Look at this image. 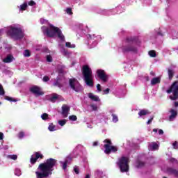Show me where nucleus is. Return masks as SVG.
I'll list each match as a JSON object with an SVG mask.
<instances>
[{
  "instance_id": "nucleus-5",
  "label": "nucleus",
  "mask_w": 178,
  "mask_h": 178,
  "mask_svg": "<svg viewBox=\"0 0 178 178\" xmlns=\"http://www.w3.org/2000/svg\"><path fill=\"white\" fill-rule=\"evenodd\" d=\"M8 33L10 35H11V37H13L15 40H22V38L24 37V33H23L22 29L20 28L12 26L8 31Z\"/></svg>"
},
{
  "instance_id": "nucleus-23",
  "label": "nucleus",
  "mask_w": 178,
  "mask_h": 178,
  "mask_svg": "<svg viewBox=\"0 0 178 178\" xmlns=\"http://www.w3.org/2000/svg\"><path fill=\"white\" fill-rule=\"evenodd\" d=\"M59 80H60V78L57 77L55 83H54V86L55 87H59V88H60V87H62V84H60V82H59Z\"/></svg>"
},
{
  "instance_id": "nucleus-49",
  "label": "nucleus",
  "mask_w": 178,
  "mask_h": 178,
  "mask_svg": "<svg viewBox=\"0 0 178 178\" xmlns=\"http://www.w3.org/2000/svg\"><path fill=\"white\" fill-rule=\"evenodd\" d=\"M74 171L75 172V173H76V175H79V173H80V171H79V168H77V167H75V168H74Z\"/></svg>"
},
{
  "instance_id": "nucleus-50",
  "label": "nucleus",
  "mask_w": 178,
  "mask_h": 178,
  "mask_svg": "<svg viewBox=\"0 0 178 178\" xmlns=\"http://www.w3.org/2000/svg\"><path fill=\"white\" fill-rule=\"evenodd\" d=\"M152 120H154V117H152L147 122V124H151L152 122Z\"/></svg>"
},
{
  "instance_id": "nucleus-1",
  "label": "nucleus",
  "mask_w": 178,
  "mask_h": 178,
  "mask_svg": "<svg viewBox=\"0 0 178 178\" xmlns=\"http://www.w3.org/2000/svg\"><path fill=\"white\" fill-rule=\"evenodd\" d=\"M58 161L55 159L50 158L46 160V162L41 163L38 167V170L35 171L37 178H47L52 175V172L55 170L54 168L56 166Z\"/></svg>"
},
{
  "instance_id": "nucleus-20",
  "label": "nucleus",
  "mask_w": 178,
  "mask_h": 178,
  "mask_svg": "<svg viewBox=\"0 0 178 178\" xmlns=\"http://www.w3.org/2000/svg\"><path fill=\"white\" fill-rule=\"evenodd\" d=\"M171 115L169 117L170 120H172V119H175L177 116V112L175 109L170 110Z\"/></svg>"
},
{
  "instance_id": "nucleus-41",
  "label": "nucleus",
  "mask_w": 178,
  "mask_h": 178,
  "mask_svg": "<svg viewBox=\"0 0 178 178\" xmlns=\"http://www.w3.org/2000/svg\"><path fill=\"white\" fill-rule=\"evenodd\" d=\"M28 5L29 6H34V5H36L35 1L31 0L29 3Z\"/></svg>"
},
{
  "instance_id": "nucleus-4",
  "label": "nucleus",
  "mask_w": 178,
  "mask_h": 178,
  "mask_svg": "<svg viewBox=\"0 0 178 178\" xmlns=\"http://www.w3.org/2000/svg\"><path fill=\"white\" fill-rule=\"evenodd\" d=\"M117 165L119 166L120 170L122 173L129 172V169L130 168L129 165V158L126 156L121 157L119 159Z\"/></svg>"
},
{
  "instance_id": "nucleus-58",
  "label": "nucleus",
  "mask_w": 178,
  "mask_h": 178,
  "mask_svg": "<svg viewBox=\"0 0 178 178\" xmlns=\"http://www.w3.org/2000/svg\"><path fill=\"white\" fill-rule=\"evenodd\" d=\"M150 74H151L152 76H155V73H154L153 72H150Z\"/></svg>"
},
{
  "instance_id": "nucleus-2",
  "label": "nucleus",
  "mask_w": 178,
  "mask_h": 178,
  "mask_svg": "<svg viewBox=\"0 0 178 178\" xmlns=\"http://www.w3.org/2000/svg\"><path fill=\"white\" fill-rule=\"evenodd\" d=\"M83 81L88 87H94V75H92V70L90 66L85 65L81 69Z\"/></svg>"
},
{
  "instance_id": "nucleus-15",
  "label": "nucleus",
  "mask_w": 178,
  "mask_h": 178,
  "mask_svg": "<svg viewBox=\"0 0 178 178\" xmlns=\"http://www.w3.org/2000/svg\"><path fill=\"white\" fill-rule=\"evenodd\" d=\"M149 113H151V112H149V110L142 109L138 112V115L141 118L142 116H147V115H149Z\"/></svg>"
},
{
  "instance_id": "nucleus-26",
  "label": "nucleus",
  "mask_w": 178,
  "mask_h": 178,
  "mask_svg": "<svg viewBox=\"0 0 178 178\" xmlns=\"http://www.w3.org/2000/svg\"><path fill=\"white\" fill-rule=\"evenodd\" d=\"M5 99H6V101H10V102H17V99H13V97L8 96H6Z\"/></svg>"
},
{
  "instance_id": "nucleus-17",
  "label": "nucleus",
  "mask_w": 178,
  "mask_h": 178,
  "mask_svg": "<svg viewBox=\"0 0 178 178\" xmlns=\"http://www.w3.org/2000/svg\"><path fill=\"white\" fill-rule=\"evenodd\" d=\"M56 34L58 35V37L60 40V41H65V35H63V33H62V31L60 30V29L58 28Z\"/></svg>"
},
{
  "instance_id": "nucleus-56",
  "label": "nucleus",
  "mask_w": 178,
  "mask_h": 178,
  "mask_svg": "<svg viewBox=\"0 0 178 178\" xmlns=\"http://www.w3.org/2000/svg\"><path fill=\"white\" fill-rule=\"evenodd\" d=\"M175 106L177 108L178 106V102H175Z\"/></svg>"
},
{
  "instance_id": "nucleus-61",
  "label": "nucleus",
  "mask_w": 178,
  "mask_h": 178,
  "mask_svg": "<svg viewBox=\"0 0 178 178\" xmlns=\"http://www.w3.org/2000/svg\"><path fill=\"white\" fill-rule=\"evenodd\" d=\"M163 178H168V177H163Z\"/></svg>"
},
{
  "instance_id": "nucleus-36",
  "label": "nucleus",
  "mask_w": 178,
  "mask_h": 178,
  "mask_svg": "<svg viewBox=\"0 0 178 178\" xmlns=\"http://www.w3.org/2000/svg\"><path fill=\"white\" fill-rule=\"evenodd\" d=\"M112 117H113V122H115V123L119 121V118H118V115H116L115 114H112Z\"/></svg>"
},
{
  "instance_id": "nucleus-45",
  "label": "nucleus",
  "mask_w": 178,
  "mask_h": 178,
  "mask_svg": "<svg viewBox=\"0 0 178 178\" xmlns=\"http://www.w3.org/2000/svg\"><path fill=\"white\" fill-rule=\"evenodd\" d=\"M172 147L175 149H178L177 141H175L172 143Z\"/></svg>"
},
{
  "instance_id": "nucleus-46",
  "label": "nucleus",
  "mask_w": 178,
  "mask_h": 178,
  "mask_svg": "<svg viewBox=\"0 0 178 178\" xmlns=\"http://www.w3.org/2000/svg\"><path fill=\"white\" fill-rule=\"evenodd\" d=\"M18 137L19 138H23V137H24V132L21 131L18 134Z\"/></svg>"
},
{
  "instance_id": "nucleus-22",
  "label": "nucleus",
  "mask_w": 178,
  "mask_h": 178,
  "mask_svg": "<svg viewBox=\"0 0 178 178\" xmlns=\"http://www.w3.org/2000/svg\"><path fill=\"white\" fill-rule=\"evenodd\" d=\"M168 172L172 175H175V176H178V171L176 169L168 168Z\"/></svg>"
},
{
  "instance_id": "nucleus-52",
  "label": "nucleus",
  "mask_w": 178,
  "mask_h": 178,
  "mask_svg": "<svg viewBox=\"0 0 178 178\" xmlns=\"http://www.w3.org/2000/svg\"><path fill=\"white\" fill-rule=\"evenodd\" d=\"M157 34H158V35H161V37H163V35H165V34L162 33V32H161V31H159L157 33Z\"/></svg>"
},
{
  "instance_id": "nucleus-44",
  "label": "nucleus",
  "mask_w": 178,
  "mask_h": 178,
  "mask_svg": "<svg viewBox=\"0 0 178 178\" xmlns=\"http://www.w3.org/2000/svg\"><path fill=\"white\" fill-rule=\"evenodd\" d=\"M46 58L47 62H52V56L51 55H47Z\"/></svg>"
},
{
  "instance_id": "nucleus-32",
  "label": "nucleus",
  "mask_w": 178,
  "mask_h": 178,
  "mask_svg": "<svg viewBox=\"0 0 178 178\" xmlns=\"http://www.w3.org/2000/svg\"><path fill=\"white\" fill-rule=\"evenodd\" d=\"M27 3L25 2L20 6V10H26L27 9Z\"/></svg>"
},
{
  "instance_id": "nucleus-16",
  "label": "nucleus",
  "mask_w": 178,
  "mask_h": 178,
  "mask_svg": "<svg viewBox=\"0 0 178 178\" xmlns=\"http://www.w3.org/2000/svg\"><path fill=\"white\" fill-rule=\"evenodd\" d=\"M88 98H90L92 101H95V102H98L99 101V97L97 95H94V94L90 92L88 93Z\"/></svg>"
},
{
  "instance_id": "nucleus-21",
  "label": "nucleus",
  "mask_w": 178,
  "mask_h": 178,
  "mask_svg": "<svg viewBox=\"0 0 178 178\" xmlns=\"http://www.w3.org/2000/svg\"><path fill=\"white\" fill-rule=\"evenodd\" d=\"M136 166L138 169H140L141 168H144V166H145V162L138 160L136 161Z\"/></svg>"
},
{
  "instance_id": "nucleus-18",
  "label": "nucleus",
  "mask_w": 178,
  "mask_h": 178,
  "mask_svg": "<svg viewBox=\"0 0 178 178\" xmlns=\"http://www.w3.org/2000/svg\"><path fill=\"white\" fill-rule=\"evenodd\" d=\"M160 83H161V78L160 77L153 78L151 81L152 86H155L156 84H159Z\"/></svg>"
},
{
  "instance_id": "nucleus-24",
  "label": "nucleus",
  "mask_w": 178,
  "mask_h": 178,
  "mask_svg": "<svg viewBox=\"0 0 178 178\" xmlns=\"http://www.w3.org/2000/svg\"><path fill=\"white\" fill-rule=\"evenodd\" d=\"M173 76H175V72H173V70H168V78L169 80H172L173 79Z\"/></svg>"
},
{
  "instance_id": "nucleus-60",
  "label": "nucleus",
  "mask_w": 178,
  "mask_h": 178,
  "mask_svg": "<svg viewBox=\"0 0 178 178\" xmlns=\"http://www.w3.org/2000/svg\"><path fill=\"white\" fill-rule=\"evenodd\" d=\"M0 105H2V102H0Z\"/></svg>"
},
{
  "instance_id": "nucleus-7",
  "label": "nucleus",
  "mask_w": 178,
  "mask_h": 178,
  "mask_svg": "<svg viewBox=\"0 0 178 178\" xmlns=\"http://www.w3.org/2000/svg\"><path fill=\"white\" fill-rule=\"evenodd\" d=\"M69 86L70 88L76 92H79V91H80V88H81V85L76 78L69 79Z\"/></svg>"
},
{
  "instance_id": "nucleus-48",
  "label": "nucleus",
  "mask_w": 178,
  "mask_h": 178,
  "mask_svg": "<svg viewBox=\"0 0 178 178\" xmlns=\"http://www.w3.org/2000/svg\"><path fill=\"white\" fill-rule=\"evenodd\" d=\"M97 91H99V92L102 91V88H101V84L99 83L97 85Z\"/></svg>"
},
{
  "instance_id": "nucleus-47",
  "label": "nucleus",
  "mask_w": 178,
  "mask_h": 178,
  "mask_svg": "<svg viewBox=\"0 0 178 178\" xmlns=\"http://www.w3.org/2000/svg\"><path fill=\"white\" fill-rule=\"evenodd\" d=\"M42 80H43V81H44V83H47V82L49 80V76H44L43 77Z\"/></svg>"
},
{
  "instance_id": "nucleus-14",
  "label": "nucleus",
  "mask_w": 178,
  "mask_h": 178,
  "mask_svg": "<svg viewBox=\"0 0 178 178\" xmlns=\"http://www.w3.org/2000/svg\"><path fill=\"white\" fill-rule=\"evenodd\" d=\"M15 60V57L13 55L8 54L4 59H3V62L4 63H10Z\"/></svg>"
},
{
  "instance_id": "nucleus-9",
  "label": "nucleus",
  "mask_w": 178,
  "mask_h": 178,
  "mask_svg": "<svg viewBox=\"0 0 178 178\" xmlns=\"http://www.w3.org/2000/svg\"><path fill=\"white\" fill-rule=\"evenodd\" d=\"M96 73L97 74V77L99 79H100V80L103 83H106V81H108V80L109 79V76H108V74H106V73H105V70H97Z\"/></svg>"
},
{
  "instance_id": "nucleus-19",
  "label": "nucleus",
  "mask_w": 178,
  "mask_h": 178,
  "mask_svg": "<svg viewBox=\"0 0 178 178\" xmlns=\"http://www.w3.org/2000/svg\"><path fill=\"white\" fill-rule=\"evenodd\" d=\"M59 99V95L56 93L53 94L52 97H51L49 99V101H50V102H56V100Z\"/></svg>"
},
{
  "instance_id": "nucleus-39",
  "label": "nucleus",
  "mask_w": 178,
  "mask_h": 178,
  "mask_svg": "<svg viewBox=\"0 0 178 178\" xmlns=\"http://www.w3.org/2000/svg\"><path fill=\"white\" fill-rule=\"evenodd\" d=\"M8 157L10 159H13V161H16V159H17V155L16 154L10 155Z\"/></svg>"
},
{
  "instance_id": "nucleus-57",
  "label": "nucleus",
  "mask_w": 178,
  "mask_h": 178,
  "mask_svg": "<svg viewBox=\"0 0 178 178\" xmlns=\"http://www.w3.org/2000/svg\"><path fill=\"white\" fill-rule=\"evenodd\" d=\"M153 131H154V133H158V129H153Z\"/></svg>"
},
{
  "instance_id": "nucleus-25",
  "label": "nucleus",
  "mask_w": 178,
  "mask_h": 178,
  "mask_svg": "<svg viewBox=\"0 0 178 178\" xmlns=\"http://www.w3.org/2000/svg\"><path fill=\"white\" fill-rule=\"evenodd\" d=\"M149 55L151 58H156V51L154 50H150L149 51Z\"/></svg>"
},
{
  "instance_id": "nucleus-38",
  "label": "nucleus",
  "mask_w": 178,
  "mask_h": 178,
  "mask_svg": "<svg viewBox=\"0 0 178 178\" xmlns=\"http://www.w3.org/2000/svg\"><path fill=\"white\" fill-rule=\"evenodd\" d=\"M58 124L60 126H65L66 124V120H60L58 121Z\"/></svg>"
},
{
  "instance_id": "nucleus-11",
  "label": "nucleus",
  "mask_w": 178,
  "mask_h": 178,
  "mask_svg": "<svg viewBox=\"0 0 178 178\" xmlns=\"http://www.w3.org/2000/svg\"><path fill=\"white\" fill-rule=\"evenodd\" d=\"M40 158V159H44V155L40 154V152H37L35 153V157L33 156H31L30 161L32 165H34L38 161V159Z\"/></svg>"
},
{
  "instance_id": "nucleus-8",
  "label": "nucleus",
  "mask_w": 178,
  "mask_h": 178,
  "mask_svg": "<svg viewBox=\"0 0 178 178\" xmlns=\"http://www.w3.org/2000/svg\"><path fill=\"white\" fill-rule=\"evenodd\" d=\"M58 27L50 24L49 28L45 29L44 33L47 35V37L52 38L53 37H55V35H56V32L58 31Z\"/></svg>"
},
{
  "instance_id": "nucleus-28",
  "label": "nucleus",
  "mask_w": 178,
  "mask_h": 178,
  "mask_svg": "<svg viewBox=\"0 0 178 178\" xmlns=\"http://www.w3.org/2000/svg\"><path fill=\"white\" fill-rule=\"evenodd\" d=\"M104 143H105V145H108V147H112V140L111 139H105L104 140Z\"/></svg>"
},
{
  "instance_id": "nucleus-35",
  "label": "nucleus",
  "mask_w": 178,
  "mask_h": 178,
  "mask_svg": "<svg viewBox=\"0 0 178 178\" xmlns=\"http://www.w3.org/2000/svg\"><path fill=\"white\" fill-rule=\"evenodd\" d=\"M0 95H5V90L1 84H0Z\"/></svg>"
},
{
  "instance_id": "nucleus-13",
  "label": "nucleus",
  "mask_w": 178,
  "mask_h": 178,
  "mask_svg": "<svg viewBox=\"0 0 178 178\" xmlns=\"http://www.w3.org/2000/svg\"><path fill=\"white\" fill-rule=\"evenodd\" d=\"M70 111V107L66 104L62 106V115L65 118H67L69 115V112Z\"/></svg>"
},
{
  "instance_id": "nucleus-43",
  "label": "nucleus",
  "mask_w": 178,
  "mask_h": 178,
  "mask_svg": "<svg viewBox=\"0 0 178 178\" xmlns=\"http://www.w3.org/2000/svg\"><path fill=\"white\" fill-rule=\"evenodd\" d=\"M66 12L68 15H73V11H72V8H67Z\"/></svg>"
},
{
  "instance_id": "nucleus-53",
  "label": "nucleus",
  "mask_w": 178,
  "mask_h": 178,
  "mask_svg": "<svg viewBox=\"0 0 178 178\" xmlns=\"http://www.w3.org/2000/svg\"><path fill=\"white\" fill-rule=\"evenodd\" d=\"M0 140H3V133L0 132Z\"/></svg>"
},
{
  "instance_id": "nucleus-31",
  "label": "nucleus",
  "mask_w": 178,
  "mask_h": 178,
  "mask_svg": "<svg viewBox=\"0 0 178 178\" xmlns=\"http://www.w3.org/2000/svg\"><path fill=\"white\" fill-rule=\"evenodd\" d=\"M63 164V169L64 170H66V168H67V163H69V160H65V162H61Z\"/></svg>"
},
{
  "instance_id": "nucleus-3",
  "label": "nucleus",
  "mask_w": 178,
  "mask_h": 178,
  "mask_svg": "<svg viewBox=\"0 0 178 178\" xmlns=\"http://www.w3.org/2000/svg\"><path fill=\"white\" fill-rule=\"evenodd\" d=\"M137 41H138V38L136 36L127 37L125 42L129 44V45L122 47V52H134V54H137V47L134 46V44H137Z\"/></svg>"
},
{
  "instance_id": "nucleus-51",
  "label": "nucleus",
  "mask_w": 178,
  "mask_h": 178,
  "mask_svg": "<svg viewBox=\"0 0 178 178\" xmlns=\"http://www.w3.org/2000/svg\"><path fill=\"white\" fill-rule=\"evenodd\" d=\"M109 91H111V89H109L108 88H106V90H103L104 94H109Z\"/></svg>"
},
{
  "instance_id": "nucleus-30",
  "label": "nucleus",
  "mask_w": 178,
  "mask_h": 178,
  "mask_svg": "<svg viewBox=\"0 0 178 178\" xmlns=\"http://www.w3.org/2000/svg\"><path fill=\"white\" fill-rule=\"evenodd\" d=\"M56 126L53 124H50L48 127V130H49V131H55V130H56L55 129Z\"/></svg>"
},
{
  "instance_id": "nucleus-12",
  "label": "nucleus",
  "mask_w": 178,
  "mask_h": 178,
  "mask_svg": "<svg viewBox=\"0 0 178 178\" xmlns=\"http://www.w3.org/2000/svg\"><path fill=\"white\" fill-rule=\"evenodd\" d=\"M104 147L105 148L104 152L109 155L111 152H116L118 151V147L115 146H109L108 145H104Z\"/></svg>"
},
{
  "instance_id": "nucleus-59",
  "label": "nucleus",
  "mask_w": 178,
  "mask_h": 178,
  "mask_svg": "<svg viewBox=\"0 0 178 178\" xmlns=\"http://www.w3.org/2000/svg\"><path fill=\"white\" fill-rule=\"evenodd\" d=\"M85 178H90L89 174L86 175V177Z\"/></svg>"
},
{
  "instance_id": "nucleus-34",
  "label": "nucleus",
  "mask_w": 178,
  "mask_h": 178,
  "mask_svg": "<svg viewBox=\"0 0 178 178\" xmlns=\"http://www.w3.org/2000/svg\"><path fill=\"white\" fill-rule=\"evenodd\" d=\"M69 119L70 120H72V122H76V120H77V116L72 115L69 116Z\"/></svg>"
},
{
  "instance_id": "nucleus-42",
  "label": "nucleus",
  "mask_w": 178,
  "mask_h": 178,
  "mask_svg": "<svg viewBox=\"0 0 178 178\" xmlns=\"http://www.w3.org/2000/svg\"><path fill=\"white\" fill-rule=\"evenodd\" d=\"M90 107L92 108V111H97L98 110V107L95 104H91Z\"/></svg>"
},
{
  "instance_id": "nucleus-6",
  "label": "nucleus",
  "mask_w": 178,
  "mask_h": 178,
  "mask_svg": "<svg viewBox=\"0 0 178 178\" xmlns=\"http://www.w3.org/2000/svg\"><path fill=\"white\" fill-rule=\"evenodd\" d=\"M172 92V95H170V99L171 101H176L178 98V81H175L170 87L168 90H167V94H171Z\"/></svg>"
},
{
  "instance_id": "nucleus-27",
  "label": "nucleus",
  "mask_w": 178,
  "mask_h": 178,
  "mask_svg": "<svg viewBox=\"0 0 178 178\" xmlns=\"http://www.w3.org/2000/svg\"><path fill=\"white\" fill-rule=\"evenodd\" d=\"M41 118L42 119V120H48V119H49V116L48 113H44L43 114H42Z\"/></svg>"
},
{
  "instance_id": "nucleus-55",
  "label": "nucleus",
  "mask_w": 178,
  "mask_h": 178,
  "mask_svg": "<svg viewBox=\"0 0 178 178\" xmlns=\"http://www.w3.org/2000/svg\"><path fill=\"white\" fill-rule=\"evenodd\" d=\"M98 145V142H93V147H97Z\"/></svg>"
},
{
  "instance_id": "nucleus-62",
  "label": "nucleus",
  "mask_w": 178,
  "mask_h": 178,
  "mask_svg": "<svg viewBox=\"0 0 178 178\" xmlns=\"http://www.w3.org/2000/svg\"><path fill=\"white\" fill-rule=\"evenodd\" d=\"M177 79H178V75L177 76Z\"/></svg>"
},
{
  "instance_id": "nucleus-10",
  "label": "nucleus",
  "mask_w": 178,
  "mask_h": 178,
  "mask_svg": "<svg viewBox=\"0 0 178 178\" xmlns=\"http://www.w3.org/2000/svg\"><path fill=\"white\" fill-rule=\"evenodd\" d=\"M31 92L34 94L35 97H41V95H44V92L41 90V88L38 86H33L30 88Z\"/></svg>"
},
{
  "instance_id": "nucleus-37",
  "label": "nucleus",
  "mask_w": 178,
  "mask_h": 178,
  "mask_svg": "<svg viewBox=\"0 0 178 178\" xmlns=\"http://www.w3.org/2000/svg\"><path fill=\"white\" fill-rule=\"evenodd\" d=\"M152 148L153 151H155V150L158 149V148H159V145H158V144H156V143H153L152 145Z\"/></svg>"
},
{
  "instance_id": "nucleus-33",
  "label": "nucleus",
  "mask_w": 178,
  "mask_h": 178,
  "mask_svg": "<svg viewBox=\"0 0 178 178\" xmlns=\"http://www.w3.org/2000/svg\"><path fill=\"white\" fill-rule=\"evenodd\" d=\"M65 47H67V48H75L76 45L72 44V43L67 42H65Z\"/></svg>"
},
{
  "instance_id": "nucleus-40",
  "label": "nucleus",
  "mask_w": 178,
  "mask_h": 178,
  "mask_svg": "<svg viewBox=\"0 0 178 178\" xmlns=\"http://www.w3.org/2000/svg\"><path fill=\"white\" fill-rule=\"evenodd\" d=\"M170 162H171V163H178V161L175 158H170Z\"/></svg>"
},
{
  "instance_id": "nucleus-54",
  "label": "nucleus",
  "mask_w": 178,
  "mask_h": 178,
  "mask_svg": "<svg viewBox=\"0 0 178 178\" xmlns=\"http://www.w3.org/2000/svg\"><path fill=\"white\" fill-rule=\"evenodd\" d=\"M159 134H160V136H162V134H163V130L159 129Z\"/></svg>"
},
{
  "instance_id": "nucleus-29",
  "label": "nucleus",
  "mask_w": 178,
  "mask_h": 178,
  "mask_svg": "<svg viewBox=\"0 0 178 178\" xmlns=\"http://www.w3.org/2000/svg\"><path fill=\"white\" fill-rule=\"evenodd\" d=\"M24 56L25 58H30V56H31V53L29 51V50H25L24 51Z\"/></svg>"
}]
</instances>
